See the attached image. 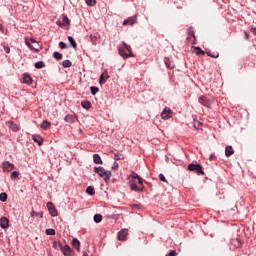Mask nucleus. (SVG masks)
<instances>
[{
  "mask_svg": "<svg viewBox=\"0 0 256 256\" xmlns=\"http://www.w3.org/2000/svg\"><path fill=\"white\" fill-rule=\"evenodd\" d=\"M56 25H58V27H65L64 24H63V22H61V20H58V21L56 22Z\"/></svg>",
  "mask_w": 256,
  "mask_h": 256,
  "instance_id": "nucleus-54",
  "label": "nucleus"
},
{
  "mask_svg": "<svg viewBox=\"0 0 256 256\" xmlns=\"http://www.w3.org/2000/svg\"><path fill=\"white\" fill-rule=\"evenodd\" d=\"M128 186L131 191H136V193H141L145 186L143 185V178L139 176L136 172H132L131 175L128 176Z\"/></svg>",
  "mask_w": 256,
  "mask_h": 256,
  "instance_id": "nucleus-1",
  "label": "nucleus"
},
{
  "mask_svg": "<svg viewBox=\"0 0 256 256\" xmlns=\"http://www.w3.org/2000/svg\"><path fill=\"white\" fill-rule=\"evenodd\" d=\"M62 23L64 25V27H67V29H69L71 27V20H69V17H67V15H62Z\"/></svg>",
  "mask_w": 256,
  "mask_h": 256,
  "instance_id": "nucleus-17",
  "label": "nucleus"
},
{
  "mask_svg": "<svg viewBox=\"0 0 256 256\" xmlns=\"http://www.w3.org/2000/svg\"><path fill=\"white\" fill-rule=\"evenodd\" d=\"M85 3L88 7H95V5H97V0H85Z\"/></svg>",
  "mask_w": 256,
  "mask_h": 256,
  "instance_id": "nucleus-36",
  "label": "nucleus"
},
{
  "mask_svg": "<svg viewBox=\"0 0 256 256\" xmlns=\"http://www.w3.org/2000/svg\"><path fill=\"white\" fill-rule=\"evenodd\" d=\"M61 251L64 256H75V251H73L71 249V246H69L68 244L62 246Z\"/></svg>",
  "mask_w": 256,
  "mask_h": 256,
  "instance_id": "nucleus-5",
  "label": "nucleus"
},
{
  "mask_svg": "<svg viewBox=\"0 0 256 256\" xmlns=\"http://www.w3.org/2000/svg\"><path fill=\"white\" fill-rule=\"evenodd\" d=\"M1 46L3 47L5 53H11V48L8 45L1 43Z\"/></svg>",
  "mask_w": 256,
  "mask_h": 256,
  "instance_id": "nucleus-43",
  "label": "nucleus"
},
{
  "mask_svg": "<svg viewBox=\"0 0 256 256\" xmlns=\"http://www.w3.org/2000/svg\"><path fill=\"white\" fill-rule=\"evenodd\" d=\"M118 53L121 57H123L124 59H127V52L125 51V48L119 47Z\"/></svg>",
  "mask_w": 256,
  "mask_h": 256,
  "instance_id": "nucleus-31",
  "label": "nucleus"
},
{
  "mask_svg": "<svg viewBox=\"0 0 256 256\" xmlns=\"http://www.w3.org/2000/svg\"><path fill=\"white\" fill-rule=\"evenodd\" d=\"M112 169H119V163H117V160L112 164Z\"/></svg>",
  "mask_w": 256,
  "mask_h": 256,
  "instance_id": "nucleus-49",
  "label": "nucleus"
},
{
  "mask_svg": "<svg viewBox=\"0 0 256 256\" xmlns=\"http://www.w3.org/2000/svg\"><path fill=\"white\" fill-rule=\"evenodd\" d=\"M41 129L47 130L49 127H51V122L44 120L42 124L40 125Z\"/></svg>",
  "mask_w": 256,
  "mask_h": 256,
  "instance_id": "nucleus-30",
  "label": "nucleus"
},
{
  "mask_svg": "<svg viewBox=\"0 0 256 256\" xmlns=\"http://www.w3.org/2000/svg\"><path fill=\"white\" fill-rule=\"evenodd\" d=\"M53 249L59 250L61 251V249L63 248V243L58 242V241H54L52 244Z\"/></svg>",
  "mask_w": 256,
  "mask_h": 256,
  "instance_id": "nucleus-29",
  "label": "nucleus"
},
{
  "mask_svg": "<svg viewBox=\"0 0 256 256\" xmlns=\"http://www.w3.org/2000/svg\"><path fill=\"white\" fill-rule=\"evenodd\" d=\"M234 153H235V150H233V146H226V148H225V155L227 156V157H231V155H234Z\"/></svg>",
  "mask_w": 256,
  "mask_h": 256,
  "instance_id": "nucleus-22",
  "label": "nucleus"
},
{
  "mask_svg": "<svg viewBox=\"0 0 256 256\" xmlns=\"http://www.w3.org/2000/svg\"><path fill=\"white\" fill-rule=\"evenodd\" d=\"M25 45L28 47V49H30V51H32L33 53H39V51H41V49L39 48H34L32 45H31V42H29V40H26L25 41Z\"/></svg>",
  "mask_w": 256,
  "mask_h": 256,
  "instance_id": "nucleus-20",
  "label": "nucleus"
},
{
  "mask_svg": "<svg viewBox=\"0 0 256 256\" xmlns=\"http://www.w3.org/2000/svg\"><path fill=\"white\" fill-rule=\"evenodd\" d=\"M22 83L25 85H32L33 84V77H31L30 73H24L22 75Z\"/></svg>",
  "mask_w": 256,
  "mask_h": 256,
  "instance_id": "nucleus-9",
  "label": "nucleus"
},
{
  "mask_svg": "<svg viewBox=\"0 0 256 256\" xmlns=\"http://www.w3.org/2000/svg\"><path fill=\"white\" fill-rule=\"evenodd\" d=\"M52 57L53 59H56V61H61V59H63V54L56 51V52H53Z\"/></svg>",
  "mask_w": 256,
  "mask_h": 256,
  "instance_id": "nucleus-28",
  "label": "nucleus"
},
{
  "mask_svg": "<svg viewBox=\"0 0 256 256\" xmlns=\"http://www.w3.org/2000/svg\"><path fill=\"white\" fill-rule=\"evenodd\" d=\"M72 66H73V62H71V60H64L62 62V67H64V69H67Z\"/></svg>",
  "mask_w": 256,
  "mask_h": 256,
  "instance_id": "nucleus-32",
  "label": "nucleus"
},
{
  "mask_svg": "<svg viewBox=\"0 0 256 256\" xmlns=\"http://www.w3.org/2000/svg\"><path fill=\"white\" fill-rule=\"evenodd\" d=\"M1 168L4 171V173H9V171H13V169H15V164H13L9 161H4L1 164Z\"/></svg>",
  "mask_w": 256,
  "mask_h": 256,
  "instance_id": "nucleus-4",
  "label": "nucleus"
},
{
  "mask_svg": "<svg viewBox=\"0 0 256 256\" xmlns=\"http://www.w3.org/2000/svg\"><path fill=\"white\" fill-rule=\"evenodd\" d=\"M135 23H137V17L136 16H131L128 17L126 20L123 21V25L127 26V25H135Z\"/></svg>",
  "mask_w": 256,
  "mask_h": 256,
  "instance_id": "nucleus-13",
  "label": "nucleus"
},
{
  "mask_svg": "<svg viewBox=\"0 0 256 256\" xmlns=\"http://www.w3.org/2000/svg\"><path fill=\"white\" fill-rule=\"evenodd\" d=\"M201 125H203V123L199 122L197 118H194L193 127L196 129V131H201Z\"/></svg>",
  "mask_w": 256,
  "mask_h": 256,
  "instance_id": "nucleus-24",
  "label": "nucleus"
},
{
  "mask_svg": "<svg viewBox=\"0 0 256 256\" xmlns=\"http://www.w3.org/2000/svg\"><path fill=\"white\" fill-rule=\"evenodd\" d=\"M129 57H135V54H133L132 50L128 51L127 59H129Z\"/></svg>",
  "mask_w": 256,
  "mask_h": 256,
  "instance_id": "nucleus-51",
  "label": "nucleus"
},
{
  "mask_svg": "<svg viewBox=\"0 0 256 256\" xmlns=\"http://www.w3.org/2000/svg\"><path fill=\"white\" fill-rule=\"evenodd\" d=\"M194 51L196 55H205V51H203L199 46L194 47Z\"/></svg>",
  "mask_w": 256,
  "mask_h": 256,
  "instance_id": "nucleus-38",
  "label": "nucleus"
},
{
  "mask_svg": "<svg viewBox=\"0 0 256 256\" xmlns=\"http://www.w3.org/2000/svg\"><path fill=\"white\" fill-rule=\"evenodd\" d=\"M30 217H40V219H43V212H36L35 209H31Z\"/></svg>",
  "mask_w": 256,
  "mask_h": 256,
  "instance_id": "nucleus-25",
  "label": "nucleus"
},
{
  "mask_svg": "<svg viewBox=\"0 0 256 256\" xmlns=\"http://www.w3.org/2000/svg\"><path fill=\"white\" fill-rule=\"evenodd\" d=\"M0 227L1 229H7L9 227V218L3 216L0 218Z\"/></svg>",
  "mask_w": 256,
  "mask_h": 256,
  "instance_id": "nucleus-15",
  "label": "nucleus"
},
{
  "mask_svg": "<svg viewBox=\"0 0 256 256\" xmlns=\"http://www.w3.org/2000/svg\"><path fill=\"white\" fill-rule=\"evenodd\" d=\"M244 39H249V33H247L246 31H244Z\"/></svg>",
  "mask_w": 256,
  "mask_h": 256,
  "instance_id": "nucleus-56",
  "label": "nucleus"
},
{
  "mask_svg": "<svg viewBox=\"0 0 256 256\" xmlns=\"http://www.w3.org/2000/svg\"><path fill=\"white\" fill-rule=\"evenodd\" d=\"M250 31H251V33H253V35L256 36V27L255 26H251Z\"/></svg>",
  "mask_w": 256,
  "mask_h": 256,
  "instance_id": "nucleus-53",
  "label": "nucleus"
},
{
  "mask_svg": "<svg viewBox=\"0 0 256 256\" xmlns=\"http://www.w3.org/2000/svg\"><path fill=\"white\" fill-rule=\"evenodd\" d=\"M72 247H74L76 249V251H81V242L79 241V239L74 238L72 239Z\"/></svg>",
  "mask_w": 256,
  "mask_h": 256,
  "instance_id": "nucleus-16",
  "label": "nucleus"
},
{
  "mask_svg": "<svg viewBox=\"0 0 256 256\" xmlns=\"http://www.w3.org/2000/svg\"><path fill=\"white\" fill-rule=\"evenodd\" d=\"M19 178V172L17 171H13L11 174H10V179L12 181H15V179H18Z\"/></svg>",
  "mask_w": 256,
  "mask_h": 256,
  "instance_id": "nucleus-39",
  "label": "nucleus"
},
{
  "mask_svg": "<svg viewBox=\"0 0 256 256\" xmlns=\"http://www.w3.org/2000/svg\"><path fill=\"white\" fill-rule=\"evenodd\" d=\"M99 92V87H97V86H91L90 87V93H91V95H95L96 93H98Z\"/></svg>",
  "mask_w": 256,
  "mask_h": 256,
  "instance_id": "nucleus-41",
  "label": "nucleus"
},
{
  "mask_svg": "<svg viewBox=\"0 0 256 256\" xmlns=\"http://www.w3.org/2000/svg\"><path fill=\"white\" fill-rule=\"evenodd\" d=\"M188 171L192 173H196V175H205V171H203V166L201 164L191 163L188 165Z\"/></svg>",
  "mask_w": 256,
  "mask_h": 256,
  "instance_id": "nucleus-3",
  "label": "nucleus"
},
{
  "mask_svg": "<svg viewBox=\"0 0 256 256\" xmlns=\"http://www.w3.org/2000/svg\"><path fill=\"white\" fill-rule=\"evenodd\" d=\"M6 125H8L9 129H11L13 133H17L18 131H21V127H19V125H17V123H15L14 121H7Z\"/></svg>",
  "mask_w": 256,
  "mask_h": 256,
  "instance_id": "nucleus-10",
  "label": "nucleus"
},
{
  "mask_svg": "<svg viewBox=\"0 0 256 256\" xmlns=\"http://www.w3.org/2000/svg\"><path fill=\"white\" fill-rule=\"evenodd\" d=\"M93 163H95V165H103V160L99 154H93Z\"/></svg>",
  "mask_w": 256,
  "mask_h": 256,
  "instance_id": "nucleus-19",
  "label": "nucleus"
},
{
  "mask_svg": "<svg viewBox=\"0 0 256 256\" xmlns=\"http://www.w3.org/2000/svg\"><path fill=\"white\" fill-rule=\"evenodd\" d=\"M171 115H173V110H171V108H164V110L161 113V117L162 119H164V121H167V119H171Z\"/></svg>",
  "mask_w": 256,
  "mask_h": 256,
  "instance_id": "nucleus-7",
  "label": "nucleus"
},
{
  "mask_svg": "<svg viewBox=\"0 0 256 256\" xmlns=\"http://www.w3.org/2000/svg\"><path fill=\"white\" fill-rule=\"evenodd\" d=\"M164 63L168 69H173V67H175V64H173V61H171V59L167 57L164 58Z\"/></svg>",
  "mask_w": 256,
  "mask_h": 256,
  "instance_id": "nucleus-23",
  "label": "nucleus"
},
{
  "mask_svg": "<svg viewBox=\"0 0 256 256\" xmlns=\"http://www.w3.org/2000/svg\"><path fill=\"white\" fill-rule=\"evenodd\" d=\"M0 31L1 33H5V27H3V24H0Z\"/></svg>",
  "mask_w": 256,
  "mask_h": 256,
  "instance_id": "nucleus-55",
  "label": "nucleus"
},
{
  "mask_svg": "<svg viewBox=\"0 0 256 256\" xmlns=\"http://www.w3.org/2000/svg\"><path fill=\"white\" fill-rule=\"evenodd\" d=\"M45 233H46V235H55V229H53V228H48V229H46L45 230Z\"/></svg>",
  "mask_w": 256,
  "mask_h": 256,
  "instance_id": "nucleus-44",
  "label": "nucleus"
},
{
  "mask_svg": "<svg viewBox=\"0 0 256 256\" xmlns=\"http://www.w3.org/2000/svg\"><path fill=\"white\" fill-rule=\"evenodd\" d=\"M129 233L128 229H122L117 234L118 241H127V235Z\"/></svg>",
  "mask_w": 256,
  "mask_h": 256,
  "instance_id": "nucleus-8",
  "label": "nucleus"
},
{
  "mask_svg": "<svg viewBox=\"0 0 256 256\" xmlns=\"http://www.w3.org/2000/svg\"><path fill=\"white\" fill-rule=\"evenodd\" d=\"M58 46L60 47V49H67L68 48L67 43H65L63 41H60Z\"/></svg>",
  "mask_w": 256,
  "mask_h": 256,
  "instance_id": "nucleus-45",
  "label": "nucleus"
},
{
  "mask_svg": "<svg viewBox=\"0 0 256 256\" xmlns=\"http://www.w3.org/2000/svg\"><path fill=\"white\" fill-rule=\"evenodd\" d=\"M123 45H124V49H126V51H131V46L125 42H123Z\"/></svg>",
  "mask_w": 256,
  "mask_h": 256,
  "instance_id": "nucleus-48",
  "label": "nucleus"
},
{
  "mask_svg": "<svg viewBox=\"0 0 256 256\" xmlns=\"http://www.w3.org/2000/svg\"><path fill=\"white\" fill-rule=\"evenodd\" d=\"M68 42L74 49H77V41H75V38H73V36H68Z\"/></svg>",
  "mask_w": 256,
  "mask_h": 256,
  "instance_id": "nucleus-27",
  "label": "nucleus"
},
{
  "mask_svg": "<svg viewBox=\"0 0 256 256\" xmlns=\"http://www.w3.org/2000/svg\"><path fill=\"white\" fill-rule=\"evenodd\" d=\"M86 193H87V195H94L95 194V187H93V186H88L87 188H86Z\"/></svg>",
  "mask_w": 256,
  "mask_h": 256,
  "instance_id": "nucleus-34",
  "label": "nucleus"
},
{
  "mask_svg": "<svg viewBox=\"0 0 256 256\" xmlns=\"http://www.w3.org/2000/svg\"><path fill=\"white\" fill-rule=\"evenodd\" d=\"M109 77H111V76L109 75V72H107V70H106L104 73H102L100 75L99 84L100 85H105V83H107V80L109 79Z\"/></svg>",
  "mask_w": 256,
  "mask_h": 256,
  "instance_id": "nucleus-11",
  "label": "nucleus"
},
{
  "mask_svg": "<svg viewBox=\"0 0 256 256\" xmlns=\"http://www.w3.org/2000/svg\"><path fill=\"white\" fill-rule=\"evenodd\" d=\"M209 159L210 161H217V156H215V154H211Z\"/></svg>",
  "mask_w": 256,
  "mask_h": 256,
  "instance_id": "nucleus-50",
  "label": "nucleus"
},
{
  "mask_svg": "<svg viewBox=\"0 0 256 256\" xmlns=\"http://www.w3.org/2000/svg\"><path fill=\"white\" fill-rule=\"evenodd\" d=\"M34 66H35V69H43L45 67V62L40 60V61L36 62L34 64Z\"/></svg>",
  "mask_w": 256,
  "mask_h": 256,
  "instance_id": "nucleus-33",
  "label": "nucleus"
},
{
  "mask_svg": "<svg viewBox=\"0 0 256 256\" xmlns=\"http://www.w3.org/2000/svg\"><path fill=\"white\" fill-rule=\"evenodd\" d=\"M76 120H77V118L73 114H67L64 117V121H66V123H75Z\"/></svg>",
  "mask_w": 256,
  "mask_h": 256,
  "instance_id": "nucleus-18",
  "label": "nucleus"
},
{
  "mask_svg": "<svg viewBox=\"0 0 256 256\" xmlns=\"http://www.w3.org/2000/svg\"><path fill=\"white\" fill-rule=\"evenodd\" d=\"M94 173H97V175H99V177H103L105 183H109L110 179H111V171L109 170H105V168H103L102 166H95L94 167Z\"/></svg>",
  "mask_w": 256,
  "mask_h": 256,
  "instance_id": "nucleus-2",
  "label": "nucleus"
},
{
  "mask_svg": "<svg viewBox=\"0 0 256 256\" xmlns=\"http://www.w3.org/2000/svg\"><path fill=\"white\" fill-rule=\"evenodd\" d=\"M31 43H37V40H35L34 38H30Z\"/></svg>",
  "mask_w": 256,
  "mask_h": 256,
  "instance_id": "nucleus-57",
  "label": "nucleus"
},
{
  "mask_svg": "<svg viewBox=\"0 0 256 256\" xmlns=\"http://www.w3.org/2000/svg\"><path fill=\"white\" fill-rule=\"evenodd\" d=\"M91 106L92 104H91V101L89 100H83L81 102V107H83V109H86V111H89V109H91Z\"/></svg>",
  "mask_w": 256,
  "mask_h": 256,
  "instance_id": "nucleus-21",
  "label": "nucleus"
},
{
  "mask_svg": "<svg viewBox=\"0 0 256 256\" xmlns=\"http://www.w3.org/2000/svg\"><path fill=\"white\" fill-rule=\"evenodd\" d=\"M131 207L132 209H141V205L139 204H132Z\"/></svg>",
  "mask_w": 256,
  "mask_h": 256,
  "instance_id": "nucleus-52",
  "label": "nucleus"
},
{
  "mask_svg": "<svg viewBox=\"0 0 256 256\" xmlns=\"http://www.w3.org/2000/svg\"><path fill=\"white\" fill-rule=\"evenodd\" d=\"M159 179L161 180V181H163V183H167V178H165V175L164 174H159Z\"/></svg>",
  "mask_w": 256,
  "mask_h": 256,
  "instance_id": "nucleus-46",
  "label": "nucleus"
},
{
  "mask_svg": "<svg viewBox=\"0 0 256 256\" xmlns=\"http://www.w3.org/2000/svg\"><path fill=\"white\" fill-rule=\"evenodd\" d=\"M47 209L51 217H57V215H59V213L57 212V208H55V205H53V202L47 203Z\"/></svg>",
  "mask_w": 256,
  "mask_h": 256,
  "instance_id": "nucleus-6",
  "label": "nucleus"
},
{
  "mask_svg": "<svg viewBox=\"0 0 256 256\" xmlns=\"http://www.w3.org/2000/svg\"><path fill=\"white\" fill-rule=\"evenodd\" d=\"M166 256H177V251L171 250L169 253L166 254Z\"/></svg>",
  "mask_w": 256,
  "mask_h": 256,
  "instance_id": "nucleus-47",
  "label": "nucleus"
},
{
  "mask_svg": "<svg viewBox=\"0 0 256 256\" xmlns=\"http://www.w3.org/2000/svg\"><path fill=\"white\" fill-rule=\"evenodd\" d=\"M101 221H103V215L95 214L94 215V223H101Z\"/></svg>",
  "mask_w": 256,
  "mask_h": 256,
  "instance_id": "nucleus-35",
  "label": "nucleus"
},
{
  "mask_svg": "<svg viewBox=\"0 0 256 256\" xmlns=\"http://www.w3.org/2000/svg\"><path fill=\"white\" fill-rule=\"evenodd\" d=\"M198 101L204 107H208V108L211 107V102L209 101V99H207V96H200L198 98Z\"/></svg>",
  "mask_w": 256,
  "mask_h": 256,
  "instance_id": "nucleus-12",
  "label": "nucleus"
},
{
  "mask_svg": "<svg viewBox=\"0 0 256 256\" xmlns=\"http://www.w3.org/2000/svg\"><path fill=\"white\" fill-rule=\"evenodd\" d=\"M32 139H33L34 143H37V145H38L39 147H41V146L43 145V138H42L41 135H39V134H33V135H32Z\"/></svg>",
  "mask_w": 256,
  "mask_h": 256,
  "instance_id": "nucleus-14",
  "label": "nucleus"
},
{
  "mask_svg": "<svg viewBox=\"0 0 256 256\" xmlns=\"http://www.w3.org/2000/svg\"><path fill=\"white\" fill-rule=\"evenodd\" d=\"M187 33L189 37H193L194 39H197V37H195V30L193 29V27H189L187 30Z\"/></svg>",
  "mask_w": 256,
  "mask_h": 256,
  "instance_id": "nucleus-37",
  "label": "nucleus"
},
{
  "mask_svg": "<svg viewBox=\"0 0 256 256\" xmlns=\"http://www.w3.org/2000/svg\"><path fill=\"white\" fill-rule=\"evenodd\" d=\"M125 159V156L119 152L114 153V161H123Z\"/></svg>",
  "mask_w": 256,
  "mask_h": 256,
  "instance_id": "nucleus-26",
  "label": "nucleus"
},
{
  "mask_svg": "<svg viewBox=\"0 0 256 256\" xmlns=\"http://www.w3.org/2000/svg\"><path fill=\"white\" fill-rule=\"evenodd\" d=\"M0 201H1L2 203H5V201H7V193L2 192V193L0 194Z\"/></svg>",
  "mask_w": 256,
  "mask_h": 256,
  "instance_id": "nucleus-42",
  "label": "nucleus"
},
{
  "mask_svg": "<svg viewBox=\"0 0 256 256\" xmlns=\"http://www.w3.org/2000/svg\"><path fill=\"white\" fill-rule=\"evenodd\" d=\"M208 57H212V59H217L219 57V52L211 53V51L206 52Z\"/></svg>",
  "mask_w": 256,
  "mask_h": 256,
  "instance_id": "nucleus-40",
  "label": "nucleus"
}]
</instances>
